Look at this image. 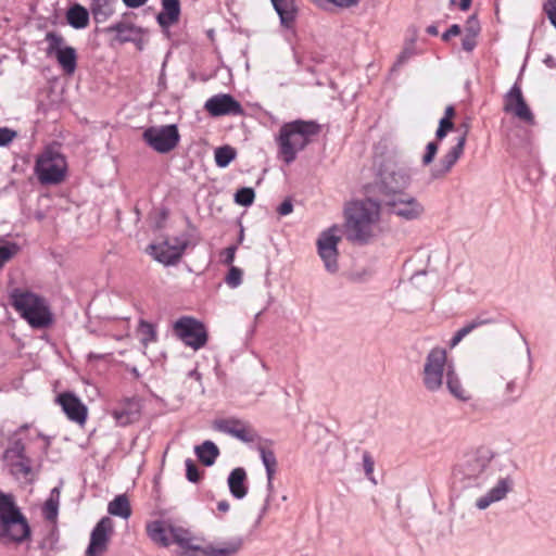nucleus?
<instances>
[{
    "label": "nucleus",
    "instance_id": "59",
    "mask_svg": "<svg viewBox=\"0 0 556 556\" xmlns=\"http://www.w3.org/2000/svg\"><path fill=\"white\" fill-rule=\"evenodd\" d=\"M543 63L549 67V68H555L556 67V62L555 60L553 59V56L551 55H547L544 60H543Z\"/></svg>",
    "mask_w": 556,
    "mask_h": 556
},
{
    "label": "nucleus",
    "instance_id": "61",
    "mask_svg": "<svg viewBox=\"0 0 556 556\" xmlns=\"http://www.w3.org/2000/svg\"><path fill=\"white\" fill-rule=\"evenodd\" d=\"M267 479V483H266V489H267V492H268V495L270 497L271 493L274 492V479L275 478H266Z\"/></svg>",
    "mask_w": 556,
    "mask_h": 556
},
{
    "label": "nucleus",
    "instance_id": "55",
    "mask_svg": "<svg viewBox=\"0 0 556 556\" xmlns=\"http://www.w3.org/2000/svg\"><path fill=\"white\" fill-rule=\"evenodd\" d=\"M123 2L126 7L135 9L144 5L148 0H123Z\"/></svg>",
    "mask_w": 556,
    "mask_h": 556
},
{
    "label": "nucleus",
    "instance_id": "17",
    "mask_svg": "<svg viewBox=\"0 0 556 556\" xmlns=\"http://www.w3.org/2000/svg\"><path fill=\"white\" fill-rule=\"evenodd\" d=\"M514 489V480L510 477H502L484 493L479 495L473 503L478 510H486L492 505L504 501Z\"/></svg>",
    "mask_w": 556,
    "mask_h": 556
},
{
    "label": "nucleus",
    "instance_id": "5",
    "mask_svg": "<svg viewBox=\"0 0 556 556\" xmlns=\"http://www.w3.org/2000/svg\"><path fill=\"white\" fill-rule=\"evenodd\" d=\"M29 533V526L12 496L0 493V541L5 544L20 543Z\"/></svg>",
    "mask_w": 556,
    "mask_h": 556
},
{
    "label": "nucleus",
    "instance_id": "45",
    "mask_svg": "<svg viewBox=\"0 0 556 556\" xmlns=\"http://www.w3.org/2000/svg\"><path fill=\"white\" fill-rule=\"evenodd\" d=\"M438 149H439V147L435 142H429L427 144L426 152L421 159V163L424 166H428L433 162V160L437 155Z\"/></svg>",
    "mask_w": 556,
    "mask_h": 556
},
{
    "label": "nucleus",
    "instance_id": "8",
    "mask_svg": "<svg viewBox=\"0 0 556 556\" xmlns=\"http://www.w3.org/2000/svg\"><path fill=\"white\" fill-rule=\"evenodd\" d=\"M453 364L447 359V353L442 348H433L425 358L422 369V383L430 392L439 391L443 386L447 366Z\"/></svg>",
    "mask_w": 556,
    "mask_h": 556
},
{
    "label": "nucleus",
    "instance_id": "51",
    "mask_svg": "<svg viewBox=\"0 0 556 556\" xmlns=\"http://www.w3.org/2000/svg\"><path fill=\"white\" fill-rule=\"evenodd\" d=\"M477 46L476 37H463L462 47L465 51L470 52Z\"/></svg>",
    "mask_w": 556,
    "mask_h": 556
},
{
    "label": "nucleus",
    "instance_id": "34",
    "mask_svg": "<svg viewBox=\"0 0 556 556\" xmlns=\"http://www.w3.org/2000/svg\"><path fill=\"white\" fill-rule=\"evenodd\" d=\"M257 451L266 471V478H275L278 468V462L273 450L264 445L257 446Z\"/></svg>",
    "mask_w": 556,
    "mask_h": 556
},
{
    "label": "nucleus",
    "instance_id": "35",
    "mask_svg": "<svg viewBox=\"0 0 556 556\" xmlns=\"http://www.w3.org/2000/svg\"><path fill=\"white\" fill-rule=\"evenodd\" d=\"M67 22L75 28H83L88 24L89 13L79 4H75L67 11Z\"/></svg>",
    "mask_w": 556,
    "mask_h": 556
},
{
    "label": "nucleus",
    "instance_id": "53",
    "mask_svg": "<svg viewBox=\"0 0 556 556\" xmlns=\"http://www.w3.org/2000/svg\"><path fill=\"white\" fill-rule=\"evenodd\" d=\"M515 391H516V382L513 380L507 382V384L505 387V394L507 395V397L510 401H515L517 399L516 396H513Z\"/></svg>",
    "mask_w": 556,
    "mask_h": 556
},
{
    "label": "nucleus",
    "instance_id": "7",
    "mask_svg": "<svg viewBox=\"0 0 556 556\" xmlns=\"http://www.w3.org/2000/svg\"><path fill=\"white\" fill-rule=\"evenodd\" d=\"M3 460L10 472L20 480L34 481L40 470V463L31 459L22 441H14L5 451Z\"/></svg>",
    "mask_w": 556,
    "mask_h": 556
},
{
    "label": "nucleus",
    "instance_id": "21",
    "mask_svg": "<svg viewBox=\"0 0 556 556\" xmlns=\"http://www.w3.org/2000/svg\"><path fill=\"white\" fill-rule=\"evenodd\" d=\"M204 108L213 116L240 115L242 114L241 104L230 94H217L210 98Z\"/></svg>",
    "mask_w": 556,
    "mask_h": 556
},
{
    "label": "nucleus",
    "instance_id": "37",
    "mask_svg": "<svg viewBox=\"0 0 556 556\" xmlns=\"http://www.w3.org/2000/svg\"><path fill=\"white\" fill-rule=\"evenodd\" d=\"M237 152L230 146L219 147L214 152L215 163L218 167H227L236 157Z\"/></svg>",
    "mask_w": 556,
    "mask_h": 556
},
{
    "label": "nucleus",
    "instance_id": "32",
    "mask_svg": "<svg viewBox=\"0 0 556 556\" xmlns=\"http://www.w3.org/2000/svg\"><path fill=\"white\" fill-rule=\"evenodd\" d=\"M108 511L112 516H117L123 519H128L131 515V508L126 495H117L108 505Z\"/></svg>",
    "mask_w": 556,
    "mask_h": 556
},
{
    "label": "nucleus",
    "instance_id": "64",
    "mask_svg": "<svg viewBox=\"0 0 556 556\" xmlns=\"http://www.w3.org/2000/svg\"><path fill=\"white\" fill-rule=\"evenodd\" d=\"M268 504H269V496H267L266 501H265V504L262 508V513L260 515V518H258V521L261 520V518L263 517V515L267 511L268 509Z\"/></svg>",
    "mask_w": 556,
    "mask_h": 556
},
{
    "label": "nucleus",
    "instance_id": "28",
    "mask_svg": "<svg viewBox=\"0 0 556 556\" xmlns=\"http://www.w3.org/2000/svg\"><path fill=\"white\" fill-rule=\"evenodd\" d=\"M179 14V0H162V11L157 15V22L166 28L178 21Z\"/></svg>",
    "mask_w": 556,
    "mask_h": 556
},
{
    "label": "nucleus",
    "instance_id": "46",
    "mask_svg": "<svg viewBox=\"0 0 556 556\" xmlns=\"http://www.w3.org/2000/svg\"><path fill=\"white\" fill-rule=\"evenodd\" d=\"M17 132L8 127H0V147L9 146L15 138Z\"/></svg>",
    "mask_w": 556,
    "mask_h": 556
},
{
    "label": "nucleus",
    "instance_id": "38",
    "mask_svg": "<svg viewBox=\"0 0 556 556\" xmlns=\"http://www.w3.org/2000/svg\"><path fill=\"white\" fill-rule=\"evenodd\" d=\"M18 252V245L0 238V269Z\"/></svg>",
    "mask_w": 556,
    "mask_h": 556
},
{
    "label": "nucleus",
    "instance_id": "10",
    "mask_svg": "<svg viewBox=\"0 0 556 556\" xmlns=\"http://www.w3.org/2000/svg\"><path fill=\"white\" fill-rule=\"evenodd\" d=\"M173 329L176 337L194 351L200 350L207 342L205 326L193 317H180L174 323Z\"/></svg>",
    "mask_w": 556,
    "mask_h": 556
},
{
    "label": "nucleus",
    "instance_id": "39",
    "mask_svg": "<svg viewBox=\"0 0 556 556\" xmlns=\"http://www.w3.org/2000/svg\"><path fill=\"white\" fill-rule=\"evenodd\" d=\"M138 334L140 337L141 343L147 346L150 342H154L156 340V332L153 325L141 320L138 326Z\"/></svg>",
    "mask_w": 556,
    "mask_h": 556
},
{
    "label": "nucleus",
    "instance_id": "12",
    "mask_svg": "<svg viewBox=\"0 0 556 556\" xmlns=\"http://www.w3.org/2000/svg\"><path fill=\"white\" fill-rule=\"evenodd\" d=\"M386 205L392 214L405 220L418 219L425 212L421 202L406 192L387 195Z\"/></svg>",
    "mask_w": 556,
    "mask_h": 556
},
{
    "label": "nucleus",
    "instance_id": "11",
    "mask_svg": "<svg viewBox=\"0 0 556 556\" xmlns=\"http://www.w3.org/2000/svg\"><path fill=\"white\" fill-rule=\"evenodd\" d=\"M413 175L414 168L407 162H394L388 165L381 177L386 197L404 192L410 185Z\"/></svg>",
    "mask_w": 556,
    "mask_h": 556
},
{
    "label": "nucleus",
    "instance_id": "26",
    "mask_svg": "<svg viewBox=\"0 0 556 556\" xmlns=\"http://www.w3.org/2000/svg\"><path fill=\"white\" fill-rule=\"evenodd\" d=\"M227 484L231 495L237 500H242L248 494V475L244 468L237 467L228 476Z\"/></svg>",
    "mask_w": 556,
    "mask_h": 556
},
{
    "label": "nucleus",
    "instance_id": "1",
    "mask_svg": "<svg viewBox=\"0 0 556 556\" xmlns=\"http://www.w3.org/2000/svg\"><path fill=\"white\" fill-rule=\"evenodd\" d=\"M381 206L379 202L365 199L350 203L345 208V231L351 241L366 242L379 228Z\"/></svg>",
    "mask_w": 556,
    "mask_h": 556
},
{
    "label": "nucleus",
    "instance_id": "44",
    "mask_svg": "<svg viewBox=\"0 0 556 556\" xmlns=\"http://www.w3.org/2000/svg\"><path fill=\"white\" fill-rule=\"evenodd\" d=\"M363 469L366 478L372 483L377 484V480L374 476L375 462L368 452H364L362 456Z\"/></svg>",
    "mask_w": 556,
    "mask_h": 556
},
{
    "label": "nucleus",
    "instance_id": "16",
    "mask_svg": "<svg viewBox=\"0 0 556 556\" xmlns=\"http://www.w3.org/2000/svg\"><path fill=\"white\" fill-rule=\"evenodd\" d=\"M114 531V522L110 517H103L94 526L90 534V543L86 556H102L108 547Z\"/></svg>",
    "mask_w": 556,
    "mask_h": 556
},
{
    "label": "nucleus",
    "instance_id": "13",
    "mask_svg": "<svg viewBox=\"0 0 556 556\" xmlns=\"http://www.w3.org/2000/svg\"><path fill=\"white\" fill-rule=\"evenodd\" d=\"M143 139L155 151L167 153L179 141V132L176 125L154 126L144 130Z\"/></svg>",
    "mask_w": 556,
    "mask_h": 556
},
{
    "label": "nucleus",
    "instance_id": "49",
    "mask_svg": "<svg viewBox=\"0 0 556 556\" xmlns=\"http://www.w3.org/2000/svg\"><path fill=\"white\" fill-rule=\"evenodd\" d=\"M544 10L551 21V23L556 28V0H549L545 5Z\"/></svg>",
    "mask_w": 556,
    "mask_h": 556
},
{
    "label": "nucleus",
    "instance_id": "15",
    "mask_svg": "<svg viewBox=\"0 0 556 556\" xmlns=\"http://www.w3.org/2000/svg\"><path fill=\"white\" fill-rule=\"evenodd\" d=\"M188 245V239L185 236L165 240L159 244L149 247L150 254L164 265H174L182 256Z\"/></svg>",
    "mask_w": 556,
    "mask_h": 556
},
{
    "label": "nucleus",
    "instance_id": "6",
    "mask_svg": "<svg viewBox=\"0 0 556 556\" xmlns=\"http://www.w3.org/2000/svg\"><path fill=\"white\" fill-rule=\"evenodd\" d=\"M67 163L54 147H47L36 157L34 172L42 185L60 184L66 175Z\"/></svg>",
    "mask_w": 556,
    "mask_h": 556
},
{
    "label": "nucleus",
    "instance_id": "43",
    "mask_svg": "<svg viewBox=\"0 0 556 556\" xmlns=\"http://www.w3.org/2000/svg\"><path fill=\"white\" fill-rule=\"evenodd\" d=\"M243 271L237 266H230L225 282L232 289L238 288L242 283Z\"/></svg>",
    "mask_w": 556,
    "mask_h": 556
},
{
    "label": "nucleus",
    "instance_id": "23",
    "mask_svg": "<svg viewBox=\"0 0 556 556\" xmlns=\"http://www.w3.org/2000/svg\"><path fill=\"white\" fill-rule=\"evenodd\" d=\"M112 416L118 426H127L140 416V405L136 399H125L112 409Z\"/></svg>",
    "mask_w": 556,
    "mask_h": 556
},
{
    "label": "nucleus",
    "instance_id": "48",
    "mask_svg": "<svg viewBox=\"0 0 556 556\" xmlns=\"http://www.w3.org/2000/svg\"><path fill=\"white\" fill-rule=\"evenodd\" d=\"M186 469H187V478L191 482H197L199 480V472L191 459L186 460Z\"/></svg>",
    "mask_w": 556,
    "mask_h": 556
},
{
    "label": "nucleus",
    "instance_id": "56",
    "mask_svg": "<svg viewBox=\"0 0 556 556\" xmlns=\"http://www.w3.org/2000/svg\"><path fill=\"white\" fill-rule=\"evenodd\" d=\"M462 31L460 26L457 24L451 25L448 28L442 31V35H459Z\"/></svg>",
    "mask_w": 556,
    "mask_h": 556
},
{
    "label": "nucleus",
    "instance_id": "50",
    "mask_svg": "<svg viewBox=\"0 0 556 556\" xmlns=\"http://www.w3.org/2000/svg\"><path fill=\"white\" fill-rule=\"evenodd\" d=\"M466 31L467 35H478V33L480 31L479 22L475 16L468 18L466 23Z\"/></svg>",
    "mask_w": 556,
    "mask_h": 556
},
{
    "label": "nucleus",
    "instance_id": "42",
    "mask_svg": "<svg viewBox=\"0 0 556 556\" xmlns=\"http://www.w3.org/2000/svg\"><path fill=\"white\" fill-rule=\"evenodd\" d=\"M92 13L97 21L104 20L110 13H112V9L109 4L108 0H94L92 4Z\"/></svg>",
    "mask_w": 556,
    "mask_h": 556
},
{
    "label": "nucleus",
    "instance_id": "41",
    "mask_svg": "<svg viewBox=\"0 0 556 556\" xmlns=\"http://www.w3.org/2000/svg\"><path fill=\"white\" fill-rule=\"evenodd\" d=\"M255 199V193L252 188H241L235 194V202L242 206H250Z\"/></svg>",
    "mask_w": 556,
    "mask_h": 556
},
{
    "label": "nucleus",
    "instance_id": "29",
    "mask_svg": "<svg viewBox=\"0 0 556 556\" xmlns=\"http://www.w3.org/2000/svg\"><path fill=\"white\" fill-rule=\"evenodd\" d=\"M445 383L450 393L460 401H468L470 399L469 393L464 389L460 379L456 372L454 364L447 366L445 375Z\"/></svg>",
    "mask_w": 556,
    "mask_h": 556
},
{
    "label": "nucleus",
    "instance_id": "19",
    "mask_svg": "<svg viewBox=\"0 0 556 556\" xmlns=\"http://www.w3.org/2000/svg\"><path fill=\"white\" fill-rule=\"evenodd\" d=\"M504 111L513 114L518 119L533 124L534 116L527 104L520 86L516 83L504 98Z\"/></svg>",
    "mask_w": 556,
    "mask_h": 556
},
{
    "label": "nucleus",
    "instance_id": "18",
    "mask_svg": "<svg viewBox=\"0 0 556 556\" xmlns=\"http://www.w3.org/2000/svg\"><path fill=\"white\" fill-rule=\"evenodd\" d=\"M213 429L231 435L242 442H253L257 434L254 429L245 421L237 418H219L213 421Z\"/></svg>",
    "mask_w": 556,
    "mask_h": 556
},
{
    "label": "nucleus",
    "instance_id": "24",
    "mask_svg": "<svg viewBox=\"0 0 556 556\" xmlns=\"http://www.w3.org/2000/svg\"><path fill=\"white\" fill-rule=\"evenodd\" d=\"M173 527L169 520H153L147 523V533L154 543L166 547L172 544Z\"/></svg>",
    "mask_w": 556,
    "mask_h": 556
},
{
    "label": "nucleus",
    "instance_id": "14",
    "mask_svg": "<svg viewBox=\"0 0 556 556\" xmlns=\"http://www.w3.org/2000/svg\"><path fill=\"white\" fill-rule=\"evenodd\" d=\"M47 55L55 59L63 73L73 75L77 67V52L67 46L62 37H48Z\"/></svg>",
    "mask_w": 556,
    "mask_h": 556
},
{
    "label": "nucleus",
    "instance_id": "57",
    "mask_svg": "<svg viewBox=\"0 0 556 556\" xmlns=\"http://www.w3.org/2000/svg\"><path fill=\"white\" fill-rule=\"evenodd\" d=\"M440 22L433 23L426 28L428 35H438L440 33Z\"/></svg>",
    "mask_w": 556,
    "mask_h": 556
},
{
    "label": "nucleus",
    "instance_id": "22",
    "mask_svg": "<svg viewBox=\"0 0 556 556\" xmlns=\"http://www.w3.org/2000/svg\"><path fill=\"white\" fill-rule=\"evenodd\" d=\"M467 130L458 137L457 142L440 160L432 169V177L439 178L447 174L462 156L466 143Z\"/></svg>",
    "mask_w": 556,
    "mask_h": 556
},
{
    "label": "nucleus",
    "instance_id": "54",
    "mask_svg": "<svg viewBox=\"0 0 556 556\" xmlns=\"http://www.w3.org/2000/svg\"><path fill=\"white\" fill-rule=\"evenodd\" d=\"M454 127V124L451 119L447 118H441L439 122V128H442L446 132L451 131Z\"/></svg>",
    "mask_w": 556,
    "mask_h": 556
},
{
    "label": "nucleus",
    "instance_id": "33",
    "mask_svg": "<svg viewBox=\"0 0 556 556\" xmlns=\"http://www.w3.org/2000/svg\"><path fill=\"white\" fill-rule=\"evenodd\" d=\"M194 452L205 466H212L219 454L218 447L212 441H205L195 446Z\"/></svg>",
    "mask_w": 556,
    "mask_h": 556
},
{
    "label": "nucleus",
    "instance_id": "3",
    "mask_svg": "<svg viewBox=\"0 0 556 556\" xmlns=\"http://www.w3.org/2000/svg\"><path fill=\"white\" fill-rule=\"evenodd\" d=\"M493 453L489 448H479L466 455L454 468L455 480L466 488H482L491 477Z\"/></svg>",
    "mask_w": 556,
    "mask_h": 556
},
{
    "label": "nucleus",
    "instance_id": "20",
    "mask_svg": "<svg viewBox=\"0 0 556 556\" xmlns=\"http://www.w3.org/2000/svg\"><path fill=\"white\" fill-rule=\"evenodd\" d=\"M56 403L62 407L66 417L80 426L85 425L88 416L87 406L72 392H64L56 396Z\"/></svg>",
    "mask_w": 556,
    "mask_h": 556
},
{
    "label": "nucleus",
    "instance_id": "30",
    "mask_svg": "<svg viewBox=\"0 0 556 556\" xmlns=\"http://www.w3.org/2000/svg\"><path fill=\"white\" fill-rule=\"evenodd\" d=\"M281 24L289 27L296 16L294 0H271Z\"/></svg>",
    "mask_w": 556,
    "mask_h": 556
},
{
    "label": "nucleus",
    "instance_id": "25",
    "mask_svg": "<svg viewBox=\"0 0 556 556\" xmlns=\"http://www.w3.org/2000/svg\"><path fill=\"white\" fill-rule=\"evenodd\" d=\"M173 543L184 549L185 556H199L201 546L198 540L187 529L174 525L172 534V544Z\"/></svg>",
    "mask_w": 556,
    "mask_h": 556
},
{
    "label": "nucleus",
    "instance_id": "2",
    "mask_svg": "<svg viewBox=\"0 0 556 556\" xmlns=\"http://www.w3.org/2000/svg\"><path fill=\"white\" fill-rule=\"evenodd\" d=\"M318 131L319 127L314 122L298 119L283 124L276 138L278 156L286 164L292 163Z\"/></svg>",
    "mask_w": 556,
    "mask_h": 556
},
{
    "label": "nucleus",
    "instance_id": "27",
    "mask_svg": "<svg viewBox=\"0 0 556 556\" xmlns=\"http://www.w3.org/2000/svg\"><path fill=\"white\" fill-rule=\"evenodd\" d=\"M242 546L241 539H235L218 545H206L200 547L199 556H233Z\"/></svg>",
    "mask_w": 556,
    "mask_h": 556
},
{
    "label": "nucleus",
    "instance_id": "4",
    "mask_svg": "<svg viewBox=\"0 0 556 556\" xmlns=\"http://www.w3.org/2000/svg\"><path fill=\"white\" fill-rule=\"evenodd\" d=\"M11 302L15 311L33 328L42 329L53 321V315L47 300L35 292L14 289L11 292Z\"/></svg>",
    "mask_w": 556,
    "mask_h": 556
},
{
    "label": "nucleus",
    "instance_id": "31",
    "mask_svg": "<svg viewBox=\"0 0 556 556\" xmlns=\"http://www.w3.org/2000/svg\"><path fill=\"white\" fill-rule=\"evenodd\" d=\"M317 8L331 11L340 12L345 11L358 5L359 0H309Z\"/></svg>",
    "mask_w": 556,
    "mask_h": 556
},
{
    "label": "nucleus",
    "instance_id": "52",
    "mask_svg": "<svg viewBox=\"0 0 556 556\" xmlns=\"http://www.w3.org/2000/svg\"><path fill=\"white\" fill-rule=\"evenodd\" d=\"M292 211H293V205H292L291 201H289V200L283 201L278 207V213L281 216L289 215Z\"/></svg>",
    "mask_w": 556,
    "mask_h": 556
},
{
    "label": "nucleus",
    "instance_id": "62",
    "mask_svg": "<svg viewBox=\"0 0 556 556\" xmlns=\"http://www.w3.org/2000/svg\"><path fill=\"white\" fill-rule=\"evenodd\" d=\"M446 135H447V132L445 130L438 127V129L435 131V137L438 140H442L443 138H445Z\"/></svg>",
    "mask_w": 556,
    "mask_h": 556
},
{
    "label": "nucleus",
    "instance_id": "9",
    "mask_svg": "<svg viewBox=\"0 0 556 556\" xmlns=\"http://www.w3.org/2000/svg\"><path fill=\"white\" fill-rule=\"evenodd\" d=\"M342 231L340 226L333 225L323 230L316 240L317 254L327 273L334 275L339 271V250Z\"/></svg>",
    "mask_w": 556,
    "mask_h": 556
},
{
    "label": "nucleus",
    "instance_id": "47",
    "mask_svg": "<svg viewBox=\"0 0 556 556\" xmlns=\"http://www.w3.org/2000/svg\"><path fill=\"white\" fill-rule=\"evenodd\" d=\"M236 252H237V247L236 245H231V247L226 248L220 253L222 262L224 264H226V265H231L232 262L235 261Z\"/></svg>",
    "mask_w": 556,
    "mask_h": 556
},
{
    "label": "nucleus",
    "instance_id": "60",
    "mask_svg": "<svg viewBox=\"0 0 556 556\" xmlns=\"http://www.w3.org/2000/svg\"><path fill=\"white\" fill-rule=\"evenodd\" d=\"M217 509L222 513H226L229 510V504L226 501H220L217 504Z\"/></svg>",
    "mask_w": 556,
    "mask_h": 556
},
{
    "label": "nucleus",
    "instance_id": "63",
    "mask_svg": "<svg viewBox=\"0 0 556 556\" xmlns=\"http://www.w3.org/2000/svg\"><path fill=\"white\" fill-rule=\"evenodd\" d=\"M471 0H460L459 7L462 10H467L470 7Z\"/></svg>",
    "mask_w": 556,
    "mask_h": 556
},
{
    "label": "nucleus",
    "instance_id": "58",
    "mask_svg": "<svg viewBox=\"0 0 556 556\" xmlns=\"http://www.w3.org/2000/svg\"><path fill=\"white\" fill-rule=\"evenodd\" d=\"M455 115V110L452 105H448L445 108V112H444V116L442 118H447V119H451L454 117Z\"/></svg>",
    "mask_w": 556,
    "mask_h": 556
},
{
    "label": "nucleus",
    "instance_id": "40",
    "mask_svg": "<svg viewBox=\"0 0 556 556\" xmlns=\"http://www.w3.org/2000/svg\"><path fill=\"white\" fill-rule=\"evenodd\" d=\"M485 321L484 320H480V319H476V320H472L471 323L465 325L464 327H462L459 330H457V332L454 334V337L452 338L451 340V348H455L467 334H469L472 330H475L477 327L483 325Z\"/></svg>",
    "mask_w": 556,
    "mask_h": 556
},
{
    "label": "nucleus",
    "instance_id": "36",
    "mask_svg": "<svg viewBox=\"0 0 556 556\" xmlns=\"http://www.w3.org/2000/svg\"><path fill=\"white\" fill-rule=\"evenodd\" d=\"M60 503V489L53 488L50 492L48 500L43 505V515L49 520H54L58 516Z\"/></svg>",
    "mask_w": 556,
    "mask_h": 556
}]
</instances>
